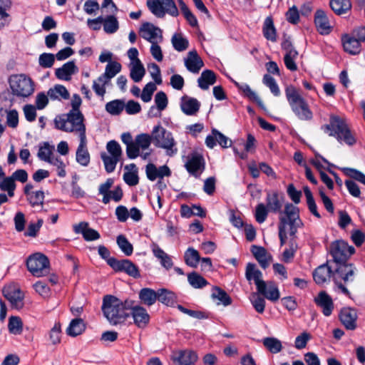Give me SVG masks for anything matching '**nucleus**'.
Returning <instances> with one entry per match:
<instances>
[{
    "instance_id": "nucleus-24",
    "label": "nucleus",
    "mask_w": 365,
    "mask_h": 365,
    "mask_svg": "<svg viewBox=\"0 0 365 365\" xmlns=\"http://www.w3.org/2000/svg\"><path fill=\"white\" fill-rule=\"evenodd\" d=\"M251 252L263 269H266L269 265L272 256L267 253L265 248L257 245H252Z\"/></svg>"
},
{
    "instance_id": "nucleus-32",
    "label": "nucleus",
    "mask_w": 365,
    "mask_h": 365,
    "mask_svg": "<svg viewBox=\"0 0 365 365\" xmlns=\"http://www.w3.org/2000/svg\"><path fill=\"white\" fill-rule=\"evenodd\" d=\"M331 269L327 264L319 266L313 273V278L318 284H323L330 277Z\"/></svg>"
},
{
    "instance_id": "nucleus-52",
    "label": "nucleus",
    "mask_w": 365,
    "mask_h": 365,
    "mask_svg": "<svg viewBox=\"0 0 365 365\" xmlns=\"http://www.w3.org/2000/svg\"><path fill=\"white\" fill-rule=\"evenodd\" d=\"M147 6L155 16L158 18L164 17L162 0H147Z\"/></svg>"
},
{
    "instance_id": "nucleus-58",
    "label": "nucleus",
    "mask_w": 365,
    "mask_h": 365,
    "mask_svg": "<svg viewBox=\"0 0 365 365\" xmlns=\"http://www.w3.org/2000/svg\"><path fill=\"white\" fill-rule=\"evenodd\" d=\"M269 210L264 203H259L256 206L255 217L256 221L261 224L263 223L268 215Z\"/></svg>"
},
{
    "instance_id": "nucleus-4",
    "label": "nucleus",
    "mask_w": 365,
    "mask_h": 365,
    "mask_svg": "<svg viewBox=\"0 0 365 365\" xmlns=\"http://www.w3.org/2000/svg\"><path fill=\"white\" fill-rule=\"evenodd\" d=\"M84 117L81 112L69 111L66 115H59L54 119L56 128L65 132H78L79 138L86 135Z\"/></svg>"
},
{
    "instance_id": "nucleus-59",
    "label": "nucleus",
    "mask_w": 365,
    "mask_h": 365,
    "mask_svg": "<svg viewBox=\"0 0 365 365\" xmlns=\"http://www.w3.org/2000/svg\"><path fill=\"white\" fill-rule=\"evenodd\" d=\"M284 214L286 215L285 219H289L290 221L295 220L300 222L299 209L293 204L288 202L285 205Z\"/></svg>"
},
{
    "instance_id": "nucleus-8",
    "label": "nucleus",
    "mask_w": 365,
    "mask_h": 365,
    "mask_svg": "<svg viewBox=\"0 0 365 365\" xmlns=\"http://www.w3.org/2000/svg\"><path fill=\"white\" fill-rule=\"evenodd\" d=\"M29 271L35 277H40L49 272V260L44 255L36 253L31 255L26 261Z\"/></svg>"
},
{
    "instance_id": "nucleus-20",
    "label": "nucleus",
    "mask_w": 365,
    "mask_h": 365,
    "mask_svg": "<svg viewBox=\"0 0 365 365\" xmlns=\"http://www.w3.org/2000/svg\"><path fill=\"white\" fill-rule=\"evenodd\" d=\"M185 66L189 71L197 73L204 63L197 51L192 50L188 52L187 57L185 58Z\"/></svg>"
},
{
    "instance_id": "nucleus-30",
    "label": "nucleus",
    "mask_w": 365,
    "mask_h": 365,
    "mask_svg": "<svg viewBox=\"0 0 365 365\" xmlns=\"http://www.w3.org/2000/svg\"><path fill=\"white\" fill-rule=\"evenodd\" d=\"M216 82V75L211 70H205L197 79L198 86L202 90H207L210 86Z\"/></svg>"
},
{
    "instance_id": "nucleus-56",
    "label": "nucleus",
    "mask_w": 365,
    "mask_h": 365,
    "mask_svg": "<svg viewBox=\"0 0 365 365\" xmlns=\"http://www.w3.org/2000/svg\"><path fill=\"white\" fill-rule=\"evenodd\" d=\"M299 55L298 51H289V53H285L284 63L286 68L291 71H296L298 68L295 63V59Z\"/></svg>"
},
{
    "instance_id": "nucleus-25",
    "label": "nucleus",
    "mask_w": 365,
    "mask_h": 365,
    "mask_svg": "<svg viewBox=\"0 0 365 365\" xmlns=\"http://www.w3.org/2000/svg\"><path fill=\"white\" fill-rule=\"evenodd\" d=\"M200 107V103L196 98L184 96L181 99V110L187 115H195L198 112Z\"/></svg>"
},
{
    "instance_id": "nucleus-2",
    "label": "nucleus",
    "mask_w": 365,
    "mask_h": 365,
    "mask_svg": "<svg viewBox=\"0 0 365 365\" xmlns=\"http://www.w3.org/2000/svg\"><path fill=\"white\" fill-rule=\"evenodd\" d=\"M133 301L126 299L122 302L113 295H106L103 299L102 311L105 317L112 325L122 324L130 316L128 312L132 306Z\"/></svg>"
},
{
    "instance_id": "nucleus-63",
    "label": "nucleus",
    "mask_w": 365,
    "mask_h": 365,
    "mask_svg": "<svg viewBox=\"0 0 365 365\" xmlns=\"http://www.w3.org/2000/svg\"><path fill=\"white\" fill-rule=\"evenodd\" d=\"M106 149L110 156L120 158L122 155V149L119 143L114 140H110L107 143Z\"/></svg>"
},
{
    "instance_id": "nucleus-9",
    "label": "nucleus",
    "mask_w": 365,
    "mask_h": 365,
    "mask_svg": "<svg viewBox=\"0 0 365 365\" xmlns=\"http://www.w3.org/2000/svg\"><path fill=\"white\" fill-rule=\"evenodd\" d=\"M108 265L115 272H122L133 278H139L140 277L138 267L130 260L118 259L112 257L108 260Z\"/></svg>"
},
{
    "instance_id": "nucleus-50",
    "label": "nucleus",
    "mask_w": 365,
    "mask_h": 365,
    "mask_svg": "<svg viewBox=\"0 0 365 365\" xmlns=\"http://www.w3.org/2000/svg\"><path fill=\"white\" fill-rule=\"evenodd\" d=\"M9 331L13 334H21L23 331V323L19 317L12 316L9 319Z\"/></svg>"
},
{
    "instance_id": "nucleus-37",
    "label": "nucleus",
    "mask_w": 365,
    "mask_h": 365,
    "mask_svg": "<svg viewBox=\"0 0 365 365\" xmlns=\"http://www.w3.org/2000/svg\"><path fill=\"white\" fill-rule=\"evenodd\" d=\"M211 297L213 299L218 300L217 304H222L224 306H228L232 304V299L228 294L219 287L212 288Z\"/></svg>"
},
{
    "instance_id": "nucleus-64",
    "label": "nucleus",
    "mask_w": 365,
    "mask_h": 365,
    "mask_svg": "<svg viewBox=\"0 0 365 365\" xmlns=\"http://www.w3.org/2000/svg\"><path fill=\"white\" fill-rule=\"evenodd\" d=\"M342 170L346 175L365 185V175L363 173L356 169L350 168H343Z\"/></svg>"
},
{
    "instance_id": "nucleus-19",
    "label": "nucleus",
    "mask_w": 365,
    "mask_h": 365,
    "mask_svg": "<svg viewBox=\"0 0 365 365\" xmlns=\"http://www.w3.org/2000/svg\"><path fill=\"white\" fill-rule=\"evenodd\" d=\"M73 231L76 234H81L86 241H94L101 237L98 232L89 227L88 223L86 222H81L74 225Z\"/></svg>"
},
{
    "instance_id": "nucleus-35",
    "label": "nucleus",
    "mask_w": 365,
    "mask_h": 365,
    "mask_svg": "<svg viewBox=\"0 0 365 365\" xmlns=\"http://www.w3.org/2000/svg\"><path fill=\"white\" fill-rule=\"evenodd\" d=\"M157 298V292L150 288H143L139 292V299L145 305L152 306L155 303Z\"/></svg>"
},
{
    "instance_id": "nucleus-47",
    "label": "nucleus",
    "mask_w": 365,
    "mask_h": 365,
    "mask_svg": "<svg viewBox=\"0 0 365 365\" xmlns=\"http://www.w3.org/2000/svg\"><path fill=\"white\" fill-rule=\"evenodd\" d=\"M125 107V103L122 100H113L106 104V110L113 115H118L121 113Z\"/></svg>"
},
{
    "instance_id": "nucleus-1",
    "label": "nucleus",
    "mask_w": 365,
    "mask_h": 365,
    "mask_svg": "<svg viewBox=\"0 0 365 365\" xmlns=\"http://www.w3.org/2000/svg\"><path fill=\"white\" fill-rule=\"evenodd\" d=\"M354 252V247L344 240H336L330 245V254L336 264L334 271L336 279H343L344 283L351 282L354 279L356 268L353 264L346 263Z\"/></svg>"
},
{
    "instance_id": "nucleus-5",
    "label": "nucleus",
    "mask_w": 365,
    "mask_h": 365,
    "mask_svg": "<svg viewBox=\"0 0 365 365\" xmlns=\"http://www.w3.org/2000/svg\"><path fill=\"white\" fill-rule=\"evenodd\" d=\"M285 95L292 111L299 120H310L312 118L313 114L308 103L294 86H287Z\"/></svg>"
},
{
    "instance_id": "nucleus-55",
    "label": "nucleus",
    "mask_w": 365,
    "mask_h": 365,
    "mask_svg": "<svg viewBox=\"0 0 365 365\" xmlns=\"http://www.w3.org/2000/svg\"><path fill=\"white\" fill-rule=\"evenodd\" d=\"M117 244L126 256H130L133 254V247L124 235H120L117 237Z\"/></svg>"
},
{
    "instance_id": "nucleus-53",
    "label": "nucleus",
    "mask_w": 365,
    "mask_h": 365,
    "mask_svg": "<svg viewBox=\"0 0 365 365\" xmlns=\"http://www.w3.org/2000/svg\"><path fill=\"white\" fill-rule=\"evenodd\" d=\"M239 88L250 101L256 103L261 108L264 107V104L261 98L247 84L239 86Z\"/></svg>"
},
{
    "instance_id": "nucleus-38",
    "label": "nucleus",
    "mask_w": 365,
    "mask_h": 365,
    "mask_svg": "<svg viewBox=\"0 0 365 365\" xmlns=\"http://www.w3.org/2000/svg\"><path fill=\"white\" fill-rule=\"evenodd\" d=\"M145 70L140 60L137 62H132L130 64V76L133 81L140 82L145 76Z\"/></svg>"
},
{
    "instance_id": "nucleus-46",
    "label": "nucleus",
    "mask_w": 365,
    "mask_h": 365,
    "mask_svg": "<svg viewBox=\"0 0 365 365\" xmlns=\"http://www.w3.org/2000/svg\"><path fill=\"white\" fill-rule=\"evenodd\" d=\"M263 345L273 354L279 353L282 349L280 340L274 337H266L263 339Z\"/></svg>"
},
{
    "instance_id": "nucleus-16",
    "label": "nucleus",
    "mask_w": 365,
    "mask_h": 365,
    "mask_svg": "<svg viewBox=\"0 0 365 365\" xmlns=\"http://www.w3.org/2000/svg\"><path fill=\"white\" fill-rule=\"evenodd\" d=\"M315 304L322 309L325 317H329L334 310V304L331 297L325 292H319L314 299Z\"/></svg>"
},
{
    "instance_id": "nucleus-27",
    "label": "nucleus",
    "mask_w": 365,
    "mask_h": 365,
    "mask_svg": "<svg viewBox=\"0 0 365 365\" xmlns=\"http://www.w3.org/2000/svg\"><path fill=\"white\" fill-rule=\"evenodd\" d=\"M344 49L350 54H358L361 51V43L351 35L345 34L341 37Z\"/></svg>"
},
{
    "instance_id": "nucleus-14",
    "label": "nucleus",
    "mask_w": 365,
    "mask_h": 365,
    "mask_svg": "<svg viewBox=\"0 0 365 365\" xmlns=\"http://www.w3.org/2000/svg\"><path fill=\"white\" fill-rule=\"evenodd\" d=\"M171 359L178 365H193L197 360V355L192 350H178L173 351Z\"/></svg>"
},
{
    "instance_id": "nucleus-62",
    "label": "nucleus",
    "mask_w": 365,
    "mask_h": 365,
    "mask_svg": "<svg viewBox=\"0 0 365 365\" xmlns=\"http://www.w3.org/2000/svg\"><path fill=\"white\" fill-rule=\"evenodd\" d=\"M156 89L157 88L154 83L149 82L147 83L143 88L140 95L141 99L146 103L150 101L152 99V96Z\"/></svg>"
},
{
    "instance_id": "nucleus-21",
    "label": "nucleus",
    "mask_w": 365,
    "mask_h": 365,
    "mask_svg": "<svg viewBox=\"0 0 365 365\" xmlns=\"http://www.w3.org/2000/svg\"><path fill=\"white\" fill-rule=\"evenodd\" d=\"M314 24L317 31L322 35L329 34L331 31L328 17L323 10H317L314 15Z\"/></svg>"
},
{
    "instance_id": "nucleus-39",
    "label": "nucleus",
    "mask_w": 365,
    "mask_h": 365,
    "mask_svg": "<svg viewBox=\"0 0 365 365\" xmlns=\"http://www.w3.org/2000/svg\"><path fill=\"white\" fill-rule=\"evenodd\" d=\"M180 9L190 26L193 28L198 27V21L195 16L192 14V12L190 10L186 4L183 1V0H178Z\"/></svg>"
},
{
    "instance_id": "nucleus-13",
    "label": "nucleus",
    "mask_w": 365,
    "mask_h": 365,
    "mask_svg": "<svg viewBox=\"0 0 365 365\" xmlns=\"http://www.w3.org/2000/svg\"><path fill=\"white\" fill-rule=\"evenodd\" d=\"M133 303L134 302H133ZM129 310L130 311L129 313L133 319L134 324L138 328L143 329L147 327L150 322V315L144 307L138 305L134 306L132 304Z\"/></svg>"
},
{
    "instance_id": "nucleus-3",
    "label": "nucleus",
    "mask_w": 365,
    "mask_h": 365,
    "mask_svg": "<svg viewBox=\"0 0 365 365\" xmlns=\"http://www.w3.org/2000/svg\"><path fill=\"white\" fill-rule=\"evenodd\" d=\"M322 128L330 136H334L339 143L344 142L350 146L356 143V139L346 121L339 116H331L329 123L323 125Z\"/></svg>"
},
{
    "instance_id": "nucleus-54",
    "label": "nucleus",
    "mask_w": 365,
    "mask_h": 365,
    "mask_svg": "<svg viewBox=\"0 0 365 365\" xmlns=\"http://www.w3.org/2000/svg\"><path fill=\"white\" fill-rule=\"evenodd\" d=\"M44 192L42 190H36L27 196L29 204L33 207H42L44 201Z\"/></svg>"
},
{
    "instance_id": "nucleus-23",
    "label": "nucleus",
    "mask_w": 365,
    "mask_h": 365,
    "mask_svg": "<svg viewBox=\"0 0 365 365\" xmlns=\"http://www.w3.org/2000/svg\"><path fill=\"white\" fill-rule=\"evenodd\" d=\"M86 135L80 138V143L76 150V161L83 166H87L90 163V154L86 148Z\"/></svg>"
},
{
    "instance_id": "nucleus-29",
    "label": "nucleus",
    "mask_w": 365,
    "mask_h": 365,
    "mask_svg": "<svg viewBox=\"0 0 365 365\" xmlns=\"http://www.w3.org/2000/svg\"><path fill=\"white\" fill-rule=\"evenodd\" d=\"M257 292L264 296L267 299L272 302L277 301L280 297L278 287L273 282H264V288Z\"/></svg>"
},
{
    "instance_id": "nucleus-28",
    "label": "nucleus",
    "mask_w": 365,
    "mask_h": 365,
    "mask_svg": "<svg viewBox=\"0 0 365 365\" xmlns=\"http://www.w3.org/2000/svg\"><path fill=\"white\" fill-rule=\"evenodd\" d=\"M151 248L154 256L160 260V264L166 269H170L173 265L170 256L165 252L156 243H153Z\"/></svg>"
},
{
    "instance_id": "nucleus-26",
    "label": "nucleus",
    "mask_w": 365,
    "mask_h": 365,
    "mask_svg": "<svg viewBox=\"0 0 365 365\" xmlns=\"http://www.w3.org/2000/svg\"><path fill=\"white\" fill-rule=\"evenodd\" d=\"M121 70V65L117 61H110L106 66L105 73L98 78L99 83H103L104 84L113 78L118 74Z\"/></svg>"
},
{
    "instance_id": "nucleus-15",
    "label": "nucleus",
    "mask_w": 365,
    "mask_h": 365,
    "mask_svg": "<svg viewBox=\"0 0 365 365\" xmlns=\"http://www.w3.org/2000/svg\"><path fill=\"white\" fill-rule=\"evenodd\" d=\"M339 319L346 329L354 330L356 328L357 313L354 309L342 308L339 312Z\"/></svg>"
},
{
    "instance_id": "nucleus-42",
    "label": "nucleus",
    "mask_w": 365,
    "mask_h": 365,
    "mask_svg": "<svg viewBox=\"0 0 365 365\" xmlns=\"http://www.w3.org/2000/svg\"><path fill=\"white\" fill-rule=\"evenodd\" d=\"M102 24H103V30L106 34H114L119 28V23L117 18L113 15L103 17Z\"/></svg>"
},
{
    "instance_id": "nucleus-31",
    "label": "nucleus",
    "mask_w": 365,
    "mask_h": 365,
    "mask_svg": "<svg viewBox=\"0 0 365 365\" xmlns=\"http://www.w3.org/2000/svg\"><path fill=\"white\" fill-rule=\"evenodd\" d=\"M47 93L51 100H68L70 98V93L67 88L60 84L55 85L53 88H51Z\"/></svg>"
},
{
    "instance_id": "nucleus-36",
    "label": "nucleus",
    "mask_w": 365,
    "mask_h": 365,
    "mask_svg": "<svg viewBox=\"0 0 365 365\" xmlns=\"http://www.w3.org/2000/svg\"><path fill=\"white\" fill-rule=\"evenodd\" d=\"M157 296V300L166 306H173L176 302L175 294L167 289H158Z\"/></svg>"
},
{
    "instance_id": "nucleus-12",
    "label": "nucleus",
    "mask_w": 365,
    "mask_h": 365,
    "mask_svg": "<svg viewBox=\"0 0 365 365\" xmlns=\"http://www.w3.org/2000/svg\"><path fill=\"white\" fill-rule=\"evenodd\" d=\"M284 202V195L283 193L278 191L267 192L266 207L270 212L281 213Z\"/></svg>"
},
{
    "instance_id": "nucleus-11",
    "label": "nucleus",
    "mask_w": 365,
    "mask_h": 365,
    "mask_svg": "<svg viewBox=\"0 0 365 365\" xmlns=\"http://www.w3.org/2000/svg\"><path fill=\"white\" fill-rule=\"evenodd\" d=\"M185 167L190 174L198 178L205 169L204 158L200 154H192L188 158Z\"/></svg>"
},
{
    "instance_id": "nucleus-44",
    "label": "nucleus",
    "mask_w": 365,
    "mask_h": 365,
    "mask_svg": "<svg viewBox=\"0 0 365 365\" xmlns=\"http://www.w3.org/2000/svg\"><path fill=\"white\" fill-rule=\"evenodd\" d=\"M54 147L45 142L43 145L39 148L38 152V158L45 162L49 163L55 156L53 155Z\"/></svg>"
},
{
    "instance_id": "nucleus-40",
    "label": "nucleus",
    "mask_w": 365,
    "mask_h": 365,
    "mask_svg": "<svg viewBox=\"0 0 365 365\" xmlns=\"http://www.w3.org/2000/svg\"><path fill=\"white\" fill-rule=\"evenodd\" d=\"M264 36L269 41L274 42L277 41L276 29L274 26L273 20L271 17L265 19L263 26Z\"/></svg>"
},
{
    "instance_id": "nucleus-22",
    "label": "nucleus",
    "mask_w": 365,
    "mask_h": 365,
    "mask_svg": "<svg viewBox=\"0 0 365 365\" xmlns=\"http://www.w3.org/2000/svg\"><path fill=\"white\" fill-rule=\"evenodd\" d=\"M78 71V68L76 66L74 61H70L64 63L61 68H56L55 74L60 80L70 81L71 76Z\"/></svg>"
},
{
    "instance_id": "nucleus-33",
    "label": "nucleus",
    "mask_w": 365,
    "mask_h": 365,
    "mask_svg": "<svg viewBox=\"0 0 365 365\" xmlns=\"http://www.w3.org/2000/svg\"><path fill=\"white\" fill-rule=\"evenodd\" d=\"M329 5L337 15L344 14L351 9V0H330Z\"/></svg>"
},
{
    "instance_id": "nucleus-6",
    "label": "nucleus",
    "mask_w": 365,
    "mask_h": 365,
    "mask_svg": "<svg viewBox=\"0 0 365 365\" xmlns=\"http://www.w3.org/2000/svg\"><path fill=\"white\" fill-rule=\"evenodd\" d=\"M151 133L153 143L155 146L165 150L167 155L170 156L178 153L176 142L173 134L160 124L154 126Z\"/></svg>"
},
{
    "instance_id": "nucleus-17",
    "label": "nucleus",
    "mask_w": 365,
    "mask_h": 365,
    "mask_svg": "<svg viewBox=\"0 0 365 365\" xmlns=\"http://www.w3.org/2000/svg\"><path fill=\"white\" fill-rule=\"evenodd\" d=\"M245 277L248 282L254 280L257 291L264 288V281L262 279V273L257 268L256 264L249 262L246 266Z\"/></svg>"
},
{
    "instance_id": "nucleus-45",
    "label": "nucleus",
    "mask_w": 365,
    "mask_h": 365,
    "mask_svg": "<svg viewBox=\"0 0 365 365\" xmlns=\"http://www.w3.org/2000/svg\"><path fill=\"white\" fill-rule=\"evenodd\" d=\"M171 42L173 48L179 52L185 51L189 46L188 40L181 34H175L172 37Z\"/></svg>"
},
{
    "instance_id": "nucleus-48",
    "label": "nucleus",
    "mask_w": 365,
    "mask_h": 365,
    "mask_svg": "<svg viewBox=\"0 0 365 365\" xmlns=\"http://www.w3.org/2000/svg\"><path fill=\"white\" fill-rule=\"evenodd\" d=\"M304 192L307 198V203L310 212L316 217L321 218V215L317 211V206L313 197L312 193L307 186L304 187Z\"/></svg>"
},
{
    "instance_id": "nucleus-7",
    "label": "nucleus",
    "mask_w": 365,
    "mask_h": 365,
    "mask_svg": "<svg viewBox=\"0 0 365 365\" xmlns=\"http://www.w3.org/2000/svg\"><path fill=\"white\" fill-rule=\"evenodd\" d=\"M8 81L14 96L26 98L34 92L33 81L25 74H13L9 76Z\"/></svg>"
},
{
    "instance_id": "nucleus-60",
    "label": "nucleus",
    "mask_w": 365,
    "mask_h": 365,
    "mask_svg": "<svg viewBox=\"0 0 365 365\" xmlns=\"http://www.w3.org/2000/svg\"><path fill=\"white\" fill-rule=\"evenodd\" d=\"M151 142H153V136L146 133L138 135L135 138V143L138 148L145 150L149 148Z\"/></svg>"
},
{
    "instance_id": "nucleus-57",
    "label": "nucleus",
    "mask_w": 365,
    "mask_h": 365,
    "mask_svg": "<svg viewBox=\"0 0 365 365\" xmlns=\"http://www.w3.org/2000/svg\"><path fill=\"white\" fill-rule=\"evenodd\" d=\"M177 308L181 312L197 319H205L209 318V314L206 312L189 309L180 304H178Z\"/></svg>"
},
{
    "instance_id": "nucleus-43",
    "label": "nucleus",
    "mask_w": 365,
    "mask_h": 365,
    "mask_svg": "<svg viewBox=\"0 0 365 365\" xmlns=\"http://www.w3.org/2000/svg\"><path fill=\"white\" fill-rule=\"evenodd\" d=\"M187 281L195 289H202L208 284V282L196 272L188 274Z\"/></svg>"
},
{
    "instance_id": "nucleus-49",
    "label": "nucleus",
    "mask_w": 365,
    "mask_h": 365,
    "mask_svg": "<svg viewBox=\"0 0 365 365\" xmlns=\"http://www.w3.org/2000/svg\"><path fill=\"white\" fill-rule=\"evenodd\" d=\"M101 158L104 163L105 169L108 173L114 171L117 163L120 159L116 157L108 155L106 153H102Z\"/></svg>"
},
{
    "instance_id": "nucleus-51",
    "label": "nucleus",
    "mask_w": 365,
    "mask_h": 365,
    "mask_svg": "<svg viewBox=\"0 0 365 365\" xmlns=\"http://www.w3.org/2000/svg\"><path fill=\"white\" fill-rule=\"evenodd\" d=\"M113 182L114 181L112 178H108L104 183L101 184L99 186V194L103 195L102 202L104 204H108L110 200V189Z\"/></svg>"
},
{
    "instance_id": "nucleus-34",
    "label": "nucleus",
    "mask_w": 365,
    "mask_h": 365,
    "mask_svg": "<svg viewBox=\"0 0 365 365\" xmlns=\"http://www.w3.org/2000/svg\"><path fill=\"white\" fill-rule=\"evenodd\" d=\"M86 329V324L81 318L72 319L66 329V334L71 336H76L81 334Z\"/></svg>"
},
{
    "instance_id": "nucleus-10",
    "label": "nucleus",
    "mask_w": 365,
    "mask_h": 365,
    "mask_svg": "<svg viewBox=\"0 0 365 365\" xmlns=\"http://www.w3.org/2000/svg\"><path fill=\"white\" fill-rule=\"evenodd\" d=\"M140 35L142 38L150 43L163 41V37L162 30L151 23H143L139 30Z\"/></svg>"
},
{
    "instance_id": "nucleus-61",
    "label": "nucleus",
    "mask_w": 365,
    "mask_h": 365,
    "mask_svg": "<svg viewBox=\"0 0 365 365\" xmlns=\"http://www.w3.org/2000/svg\"><path fill=\"white\" fill-rule=\"evenodd\" d=\"M263 83L267 87L269 88L271 92L275 96H279L280 95L279 88L275 81V79L269 74H265L263 77Z\"/></svg>"
},
{
    "instance_id": "nucleus-41",
    "label": "nucleus",
    "mask_w": 365,
    "mask_h": 365,
    "mask_svg": "<svg viewBox=\"0 0 365 365\" xmlns=\"http://www.w3.org/2000/svg\"><path fill=\"white\" fill-rule=\"evenodd\" d=\"M185 262L187 265L195 268L200 261V256L197 250L192 247H189L185 252Z\"/></svg>"
},
{
    "instance_id": "nucleus-18",
    "label": "nucleus",
    "mask_w": 365,
    "mask_h": 365,
    "mask_svg": "<svg viewBox=\"0 0 365 365\" xmlns=\"http://www.w3.org/2000/svg\"><path fill=\"white\" fill-rule=\"evenodd\" d=\"M3 294L9 301L12 308L20 309L24 307V295L19 289H4Z\"/></svg>"
}]
</instances>
